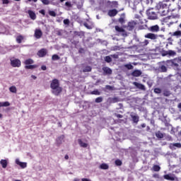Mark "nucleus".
Segmentation results:
<instances>
[{
	"mask_svg": "<svg viewBox=\"0 0 181 181\" xmlns=\"http://www.w3.org/2000/svg\"><path fill=\"white\" fill-rule=\"evenodd\" d=\"M50 88L52 90V93L57 97L60 95L63 91V88L60 86V81L57 78H54L51 81Z\"/></svg>",
	"mask_w": 181,
	"mask_h": 181,
	"instance_id": "f257e3e1",
	"label": "nucleus"
},
{
	"mask_svg": "<svg viewBox=\"0 0 181 181\" xmlns=\"http://www.w3.org/2000/svg\"><path fill=\"white\" fill-rule=\"evenodd\" d=\"M165 2V1H160L156 5V8L158 11V13H160L161 16H166V15L169 13V6Z\"/></svg>",
	"mask_w": 181,
	"mask_h": 181,
	"instance_id": "f03ea898",
	"label": "nucleus"
},
{
	"mask_svg": "<svg viewBox=\"0 0 181 181\" xmlns=\"http://www.w3.org/2000/svg\"><path fill=\"white\" fill-rule=\"evenodd\" d=\"M34 61L32 59H28L24 62L25 69L26 70H33V69H36L37 67V65L34 64V65H30V64H33Z\"/></svg>",
	"mask_w": 181,
	"mask_h": 181,
	"instance_id": "7ed1b4c3",
	"label": "nucleus"
},
{
	"mask_svg": "<svg viewBox=\"0 0 181 181\" xmlns=\"http://www.w3.org/2000/svg\"><path fill=\"white\" fill-rule=\"evenodd\" d=\"M11 66L12 67H21V66H22V62L19 59H11Z\"/></svg>",
	"mask_w": 181,
	"mask_h": 181,
	"instance_id": "20e7f679",
	"label": "nucleus"
},
{
	"mask_svg": "<svg viewBox=\"0 0 181 181\" xmlns=\"http://www.w3.org/2000/svg\"><path fill=\"white\" fill-rule=\"evenodd\" d=\"M147 16L148 19L151 21H155V19H158V14H156L155 11L151 10L147 11Z\"/></svg>",
	"mask_w": 181,
	"mask_h": 181,
	"instance_id": "39448f33",
	"label": "nucleus"
},
{
	"mask_svg": "<svg viewBox=\"0 0 181 181\" xmlns=\"http://www.w3.org/2000/svg\"><path fill=\"white\" fill-rule=\"evenodd\" d=\"M133 86H134L136 88H138L141 91H146V88L145 87V85L142 83H139L138 82H133Z\"/></svg>",
	"mask_w": 181,
	"mask_h": 181,
	"instance_id": "423d86ee",
	"label": "nucleus"
},
{
	"mask_svg": "<svg viewBox=\"0 0 181 181\" xmlns=\"http://www.w3.org/2000/svg\"><path fill=\"white\" fill-rule=\"evenodd\" d=\"M146 39H151V40H156L158 39V35L153 34L152 33H148L144 35Z\"/></svg>",
	"mask_w": 181,
	"mask_h": 181,
	"instance_id": "0eeeda50",
	"label": "nucleus"
},
{
	"mask_svg": "<svg viewBox=\"0 0 181 181\" xmlns=\"http://www.w3.org/2000/svg\"><path fill=\"white\" fill-rule=\"evenodd\" d=\"M160 30V28L158 25H152L148 28V30H149V32H152L153 33H157V32H159Z\"/></svg>",
	"mask_w": 181,
	"mask_h": 181,
	"instance_id": "6e6552de",
	"label": "nucleus"
},
{
	"mask_svg": "<svg viewBox=\"0 0 181 181\" xmlns=\"http://www.w3.org/2000/svg\"><path fill=\"white\" fill-rule=\"evenodd\" d=\"M107 15L110 18H114V16H117V15H118V10L115 8L110 9L108 11Z\"/></svg>",
	"mask_w": 181,
	"mask_h": 181,
	"instance_id": "1a4fd4ad",
	"label": "nucleus"
},
{
	"mask_svg": "<svg viewBox=\"0 0 181 181\" xmlns=\"http://www.w3.org/2000/svg\"><path fill=\"white\" fill-rule=\"evenodd\" d=\"M170 35L171 37H176L177 39H179V37H181V31L180 30H177L175 32L170 33Z\"/></svg>",
	"mask_w": 181,
	"mask_h": 181,
	"instance_id": "9d476101",
	"label": "nucleus"
},
{
	"mask_svg": "<svg viewBox=\"0 0 181 181\" xmlns=\"http://www.w3.org/2000/svg\"><path fill=\"white\" fill-rule=\"evenodd\" d=\"M37 54L39 57H45L47 54V49L42 48L37 52Z\"/></svg>",
	"mask_w": 181,
	"mask_h": 181,
	"instance_id": "9b49d317",
	"label": "nucleus"
},
{
	"mask_svg": "<svg viewBox=\"0 0 181 181\" xmlns=\"http://www.w3.org/2000/svg\"><path fill=\"white\" fill-rule=\"evenodd\" d=\"M102 70L105 76L112 74V70L110 67L104 66Z\"/></svg>",
	"mask_w": 181,
	"mask_h": 181,
	"instance_id": "f8f14e48",
	"label": "nucleus"
},
{
	"mask_svg": "<svg viewBox=\"0 0 181 181\" xmlns=\"http://www.w3.org/2000/svg\"><path fill=\"white\" fill-rule=\"evenodd\" d=\"M115 30H117V32L119 33H122V36H128V35L127 34V32H125V30L118 25H116L115 27Z\"/></svg>",
	"mask_w": 181,
	"mask_h": 181,
	"instance_id": "ddd939ff",
	"label": "nucleus"
},
{
	"mask_svg": "<svg viewBox=\"0 0 181 181\" xmlns=\"http://www.w3.org/2000/svg\"><path fill=\"white\" fill-rule=\"evenodd\" d=\"M42 35H43V33H42L41 30H35V37L36 39H40V37H42Z\"/></svg>",
	"mask_w": 181,
	"mask_h": 181,
	"instance_id": "4468645a",
	"label": "nucleus"
},
{
	"mask_svg": "<svg viewBox=\"0 0 181 181\" xmlns=\"http://www.w3.org/2000/svg\"><path fill=\"white\" fill-rule=\"evenodd\" d=\"M28 13L30 19H32V21H35V19H36V13L33 11L28 10Z\"/></svg>",
	"mask_w": 181,
	"mask_h": 181,
	"instance_id": "2eb2a0df",
	"label": "nucleus"
},
{
	"mask_svg": "<svg viewBox=\"0 0 181 181\" xmlns=\"http://www.w3.org/2000/svg\"><path fill=\"white\" fill-rule=\"evenodd\" d=\"M16 165H18V166H21V168L22 169H25V168H26V166H28V163H22L19 160V159H16Z\"/></svg>",
	"mask_w": 181,
	"mask_h": 181,
	"instance_id": "dca6fc26",
	"label": "nucleus"
},
{
	"mask_svg": "<svg viewBox=\"0 0 181 181\" xmlns=\"http://www.w3.org/2000/svg\"><path fill=\"white\" fill-rule=\"evenodd\" d=\"M130 117L134 124L139 122V116H138V115H130Z\"/></svg>",
	"mask_w": 181,
	"mask_h": 181,
	"instance_id": "f3484780",
	"label": "nucleus"
},
{
	"mask_svg": "<svg viewBox=\"0 0 181 181\" xmlns=\"http://www.w3.org/2000/svg\"><path fill=\"white\" fill-rule=\"evenodd\" d=\"M135 26H136V22L135 21H130L128 23L129 30H134Z\"/></svg>",
	"mask_w": 181,
	"mask_h": 181,
	"instance_id": "a211bd4d",
	"label": "nucleus"
},
{
	"mask_svg": "<svg viewBox=\"0 0 181 181\" xmlns=\"http://www.w3.org/2000/svg\"><path fill=\"white\" fill-rule=\"evenodd\" d=\"M142 74V71L136 69L134 70L132 73V76H133V77H139V76H141Z\"/></svg>",
	"mask_w": 181,
	"mask_h": 181,
	"instance_id": "6ab92c4d",
	"label": "nucleus"
},
{
	"mask_svg": "<svg viewBox=\"0 0 181 181\" xmlns=\"http://www.w3.org/2000/svg\"><path fill=\"white\" fill-rule=\"evenodd\" d=\"M170 149H176V148H180L181 144L180 143H174L170 145Z\"/></svg>",
	"mask_w": 181,
	"mask_h": 181,
	"instance_id": "aec40b11",
	"label": "nucleus"
},
{
	"mask_svg": "<svg viewBox=\"0 0 181 181\" xmlns=\"http://www.w3.org/2000/svg\"><path fill=\"white\" fill-rule=\"evenodd\" d=\"M0 164L1 165L3 169H6V168L8 166V160L1 159L0 160Z\"/></svg>",
	"mask_w": 181,
	"mask_h": 181,
	"instance_id": "412c9836",
	"label": "nucleus"
},
{
	"mask_svg": "<svg viewBox=\"0 0 181 181\" xmlns=\"http://www.w3.org/2000/svg\"><path fill=\"white\" fill-rule=\"evenodd\" d=\"M109 102L110 104H115V103L119 102V98L115 97V98H109Z\"/></svg>",
	"mask_w": 181,
	"mask_h": 181,
	"instance_id": "4be33fe9",
	"label": "nucleus"
},
{
	"mask_svg": "<svg viewBox=\"0 0 181 181\" xmlns=\"http://www.w3.org/2000/svg\"><path fill=\"white\" fill-rule=\"evenodd\" d=\"M78 142L81 148H87V146H88V144L83 142V141L81 139H78Z\"/></svg>",
	"mask_w": 181,
	"mask_h": 181,
	"instance_id": "5701e85b",
	"label": "nucleus"
},
{
	"mask_svg": "<svg viewBox=\"0 0 181 181\" xmlns=\"http://www.w3.org/2000/svg\"><path fill=\"white\" fill-rule=\"evenodd\" d=\"M163 178L165 179V180H171V181L175 180V177L170 176L169 174L164 175Z\"/></svg>",
	"mask_w": 181,
	"mask_h": 181,
	"instance_id": "b1692460",
	"label": "nucleus"
},
{
	"mask_svg": "<svg viewBox=\"0 0 181 181\" xmlns=\"http://www.w3.org/2000/svg\"><path fill=\"white\" fill-rule=\"evenodd\" d=\"M23 39H25L23 35H18L17 37H16L17 43H18V44L22 43V40H23Z\"/></svg>",
	"mask_w": 181,
	"mask_h": 181,
	"instance_id": "393cba45",
	"label": "nucleus"
},
{
	"mask_svg": "<svg viewBox=\"0 0 181 181\" xmlns=\"http://www.w3.org/2000/svg\"><path fill=\"white\" fill-rule=\"evenodd\" d=\"M100 168L103 169V170H107L110 168V166L107 163H102L100 165Z\"/></svg>",
	"mask_w": 181,
	"mask_h": 181,
	"instance_id": "a878e982",
	"label": "nucleus"
},
{
	"mask_svg": "<svg viewBox=\"0 0 181 181\" xmlns=\"http://www.w3.org/2000/svg\"><path fill=\"white\" fill-rule=\"evenodd\" d=\"M160 71L161 73H166L168 71V68L165 65L160 66Z\"/></svg>",
	"mask_w": 181,
	"mask_h": 181,
	"instance_id": "bb28decb",
	"label": "nucleus"
},
{
	"mask_svg": "<svg viewBox=\"0 0 181 181\" xmlns=\"http://www.w3.org/2000/svg\"><path fill=\"white\" fill-rule=\"evenodd\" d=\"M156 138H158V139H162L163 138V134L160 132H158L156 133Z\"/></svg>",
	"mask_w": 181,
	"mask_h": 181,
	"instance_id": "cd10ccee",
	"label": "nucleus"
},
{
	"mask_svg": "<svg viewBox=\"0 0 181 181\" xmlns=\"http://www.w3.org/2000/svg\"><path fill=\"white\" fill-rule=\"evenodd\" d=\"M91 70H92L91 66H86L83 69V73H88V72L91 71Z\"/></svg>",
	"mask_w": 181,
	"mask_h": 181,
	"instance_id": "c85d7f7f",
	"label": "nucleus"
},
{
	"mask_svg": "<svg viewBox=\"0 0 181 181\" xmlns=\"http://www.w3.org/2000/svg\"><path fill=\"white\" fill-rule=\"evenodd\" d=\"M153 170H154V172H159V170H160V166L158 165H154L153 166Z\"/></svg>",
	"mask_w": 181,
	"mask_h": 181,
	"instance_id": "c756f323",
	"label": "nucleus"
},
{
	"mask_svg": "<svg viewBox=\"0 0 181 181\" xmlns=\"http://www.w3.org/2000/svg\"><path fill=\"white\" fill-rule=\"evenodd\" d=\"M48 13H49V16H52L53 18H56V16H57L56 12L54 11L49 10L48 11Z\"/></svg>",
	"mask_w": 181,
	"mask_h": 181,
	"instance_id": "7c9ffc66",
	"label": "nucleus"
},
{
	"mask_svg": "<svg viewBox=\"0 0 181 181\" xmlns=\"http://www.w3.org/2000/svg\"><path fill=\"white\" fill-rule=\"evenodd\" d=\"M90 94H92L93 95H100L101 92H100L98 90H95L93 91L90 92Z\"/></svg>",
	"mask_w": 181,
	"mask_h": 181,
	"instance_id": "2f4dec72",
	"label": "nucleus"
},
{
	"mask_svg": "<svg viewBox=\"0 0 181 181\" xmlns=\"http://www.w3.org/2000/svg\"><path fill=\"white\" fill-rule=\"evenodd\" d=\"M105 62H106V63H111V62H112V58L110 56H106L105 57Z\"/></svg>",
	"mask_w": 181,
	"mask_h": 181,
	"instance_id": "473e14b6",
	"label": "nucleus"
},
{
	"mask_svg": "<svg viewBox=\"0 0 181 181\" xmlns=\"http://www.w3.org/2000/svg\"><path fill=\"white\" fill-rule=\"evenodd\" d=\"M163 95H164V97H169V95H170V91L168 90H164Z\"/></svg>",
	"mask_w": 181,
	"mask_h": 181,
	"instance_id": "72a5a7b5",
	"label": "nucleus"
},
{
	"mask_svg": "<svg viewBox=\"0 0 181 181\" xmlns=\"http://www.w3.org/2000/svg\"><path fill=\"white\" fill-rule=\"evenodd\" d=\"M153 91L156 94H160L162 93V89L160 88H154Z\"/></svg>",
	"mask_w": 181,
	"mask_h": 181,
	"instance_id": "f704fd0d",
	"label": "nucleus"
},
{
	"mask_svg": "<svg viewBox=\"0 0 181 181\" xmlns=\"http://www.w3.org/2000/svg\"><path fill=\"white\" fill-rule=\"evenodd\" d=\"M124 67H126V69H127L128 70H132V69H134V66H132V64H125Z\"/></svg>",
	"mask_w": 181,
	"mask_h": 181,
	"instance_id": "c9c22d12",
	"label": "nucleus"
},
{
	"mask_svg": "<svg viewBox=\"0 0 181 181\" xmlns=\"http://www.w3.org/2000/svg\"><path fill=\"white\" fill-rule=\"evenodd\" d=\"M115 163L116 166H121L122 165V161H121L119 159H117L115 161Z\"/></svg>",
	"mask_w": 181,
	"mask_h": 181,
	"instance_id": "e433bc0d",
	"label": "nucleus"
},
{
	"mask_svg": "<svg viewBox=\"0 0 181 181\" xmlns=\"http://www.w3.org/2000/svg\"><path fill=\"white\" fill-rule=\"evenodd\" d=\"M52 60H60V57L57 54H53L52 57Z\"/></svg>",
	"mask_w": 181,
	"mask_h": 181,
	"instance_id": "4c0bfd02",
	"label": "nucleus"
},
{
	"mask_svg": "<svg viewBox=\"0 0 181 181\" xmlns=\"http://www.w3.org/2000/svg\"><path fill=\"white\" fill-rule=\"evenodd\" d=\"M9 90H10L11 93H16V86H11L9 88Z\"/></svg>",
	"mask_w": 181,
	"mask_h": 181,
	"instance_id": "58836bf2",
	"label": "nucleus"
},
{
	"mask_svg": "<svg viewBox=\"0 0 181 181\" xmlns=\"http://www.w3.org/2000/svg\"><path fill=\"white\" fill-rule=\"evenodd\" d=\"M103 97H98L95 98V103H103Z\"/></svg>",
	"mask_w": 181,
	"mask_h": 181,
	"instance_id": "ea45409f",
	"label": "nucleus"
},
{
	"mask_svg": "<svg viewBox=\"0 0 181 181\" xmlns=\"http://www.w3.org/2000/svg\"><path fill=\"white\" fill-rule=\"evenodd\" d=\"M43 5H49L50 4V0H40Z\"/></svg>",
	"mask_w": 181,
	"mask_h": 181,
	"instance_id": "a19ab883",
	"label": "nucleus"
},
{
	"mask_svg": "<svg viewBox=\"0 0 181 181\" xmlns=\"http://www.w3.org/2000/svg\"><path fill=\"white\" fill-rule=\"evenodd\" d=\"M149 45V41L148 40H145L141 42V46H148Z\"/></svg>",
	"mask_w": 181,
	"mask_h": 181,
	"instance_id": "79ce46f5",
	"label": "nucleus"
},
{
	"mask_svg": "<svg viewBox=\"0 0 181 181\" xmlns=\"http://www.w3.org/2000/svg\"><path fill=\"white\" fill-rule=\"evenodd\" d=\"M65 6H67L68 8H71L72 6L71 3L70 1H66L65 3Z\"/></svg>",
	"mask_w": 181,
	"mask_h": 181,
	"instance_id": "37998d69",
	"label": "nucleus"
},
{
	"mask_svg": "<svg viewBox=\"0 0 181 181\" xmlns=\"http://www.w3.org/2000/svg\"><path fill=\"white\" fill-rule=\"evenodd\" d=\"M9 105H11L9 102H3V107H9Z\"/></svg>",
	"mask_w": 181,
	"mask_h": 181,
	"instance_id": "c03bdc74",
	"label": "nucleus"
},
{
	"mask_svg": "<svg viewBox=\"0 0 181 181\" xmlns=\"http://www.w3.org/2000/svg\"><path fill=\"white\" fill-rule=\"evenodd\" d=\"M119 23H121L122 25V24L125 23V20L124 19V18H119Z\"/></svg>",
	"mask_w": 181,
	"mask_h": 181,
	"instance_id": "a18cd8bd",
	"label": "nucleus"
},
{
	"mask_svg": "<svg viewBox=\"0 0 181 181\" xmlns=\"http://www.w3.org/2000/svg\"><path fill=\"white\" fill-rule=\"evenodd\" d=\"M168 54H169L170 56H175V54H176V52H175V51L170 50V51L168 52Z\"/></svg>",
	"mask_w": 181,
	"mask_h": 181,
	"instance_id": "49530a36",
	"label": "nucleus"
},
{
	"mask_svg": "<svg viewBox=\"0 0 181 181\" xmlns=\"http://www.w3.org/2000/svg\"><path fill=\"white\" fill-rule=\"evenodd\" d=\"M83 25L85 26V28H86V29H92L91 26L89 25L87 23H85Z\"/></svg>",
	"mask_w": 181,
	"mask_h": 181,
	"instance_id": "de8ad7c7",
	"label": "nucleus"
},
{
	"mask_svg": "<svg viewBox=\"0 0 181 181\" xmlns=\"http://www.w3.org/2000/svg\"><path fill=\"white\" fill-rule=\"evenodd\" d=\"M39 13H41V15H43V16H45V15H46V11H45V9H42V10L39 11Z\"/></svg>",
	"mask_w": 181,
	"mask_h": 181,
	"instance_id": "09e8293b",
	"label": "nucleus"
},
{
	"mask_svg": "<svg viewBox=\"0 0 181 181\" xmlns=\"http://www.w3.org/2000/svg\"><path fill=\"white\" fill-rule=\"evenodd\" d=\"M64 25H69L70 23V20L69 19H64Z\"/></svg>",
	"mask_w": 181,
	"mask_h": 181,
	"instance_id": "8fccbe9b",
	"label": "nucleus"
},
{
	"mask_svg": "<svg viewBox=\"0 0 181 181\" xmlns=\"http://www.w3.org/2000/svg\"><path fill=\"white\" fill-rule=\"evenodd\" d=\"M115 117H117V118H124V116L120 114H115Z\"/></svg>",
	"mask_w": 181,
	"mask_h": 181,
	"instance_id": "3c124183",
	"label": "nucleus"
},
{
	"mask_svg": "<svg viewBox=\"0 0 181 181\" xmlns=\"http://www.w3.org/2000/svg\"><path fill=\"white\" fill-rule=\"evenodd\" d=\"M1 1L4 5H8V4H9V0H1Z\"/></svg>",
	"mask_w": 181,
	"mask_h": 181,
	"instance_id": "603ef678",
	"label": "nucleus"
},
{
	"mask_svg": "<svg viewBox=\"0 0 181 181\" xmlns=\"http://www.w3.org/2000/svg\"><path fill=\"white\" fill-rule=\"evenodd\" d=\"M174 23H177V21H170L168 23V26H172V25H174Z\"/></svg>",
	"mask_w": 181,
	"mask_h": 181,
	"instance_id": "864d4df0",
	"label": "nucleus"
},
{
	"mask_svg": "<svg viewBox=\"0 0 181 181\" xmlns=\"http://www.w3.org/2000/svg\"><path fill=\"white\" fill-rule=\"evenodd\" d=\"M106 88H107V90H113V87L110 85H107Z\"/></svg>",
	"mask_w": 181,
	"mask_h": 181,
	"instance_id": "5fc2aeb1",
	"label": "nucleus"
},
{
	"mask_svg": "<svg viewBox=\"0 0 181 181\" xmlns=\"http://www.w3.org/2000/svg\"><path fill=\"white\" fill-rule=\"evenodd\" d=\"M56 35H57V36H62V30H57Z\"/></svg>",
	"mask_w": 181,
	"mask_h": 181,
	"instance_id": "6e6d98bb",
	"label": "nucleus"
},
{
	"mask_svg": "<svg viewBox=\"0 0 181 181\" xmlns=\"http://www.w3.org/2000/svg\"><path fill=\"white\" fill-rule=\"evenodd\" d=\"M111 57H113V59H118V54H112Z\"/></svg>",
	"mask_w": 181,
	"mask_h": 181,
	"instance_id": "4d7b16f0",
	"label": "nucleus"
},
{
	"mask_svg": "<svg viewBox=\"0 0 181 181\" xmlns=\"http://www.w3.org/2000/svg\"><path fill=\"white\" fill-rule=\"evenodd\" d=\"M78 53H84V48H80L78 50Z\"/></svg>",
	"mask_w": 181,
	"mask_h": 181,
	"instance_id": "13d9d810",
	"label": "nucleus"
},
{
	"mask_svg": "<svg viewBox=\"0 0 181 181\" xmlns=\"http://www.w3.org/2000/svg\"><path fill=\"white\" fill-rule=\"evenodd\" d=\"M47 67H46V66H45V65H42V66H41V69L42 70H43V71H45V70H47Z\"/></svg>",
	"mask_w": 181,
	"mask_h": 181,
	"instance_id": "bf43d9fd",
	"label": "nucleus"
},
{
	"mask_svg": "<svg viewBox=\"0 0 181 181\" xmlns=\"http://www.w3.org/2000/svg\"><path fill=\"white\" fill-rule=\"evenodd\" d=\"M74 35H76V36H81V33L76 31V32L74 33Z\"/></svg>",
	"mask_w": 181,
	"mask_h": 181,
	"instance_id": "052dcab7",
	"label": "nucleus"
},
{
	"mask_svg": "<svg viewBox=\"0 0 181 181\" xmlns=\"http://www.w3.org/2000/svg\"><path fill=\"white\" fill-rule=\"evenodd\" d=\"M81 180L82 181H91V180H90L88 178H82Z\"/></svg>",
	"mask_w": 181,
	"mask_h": 181,
	"instance_id": "680f3d73",
	"label": "nucleus"
},
{
	"mask_svg": "<svg viewBox=\"0 0 181 181\" xmlns=\"http://www.w3.org/2000/svg\"><path fill=\"white\" fill-rule=\"evenodd\" d=\"M173 64L175 66V67H179V64L176 62H173Z\"/></svg>",
	"mask_w": 181,
	"mask_h": 181,
	"instance_id": "e2e57ef3",
	"label": "nucleus"
},
{
	"mask_svg": "<svg viewBox=\"0 0 181 181\" xmlns=\"http://www.w3.org/2000/svg\"><path fill=\"white\" fill-rule=\"evenodd\" d=\"M112 4L115 5V6H118V2L117 1H112Z\"/></svg>",
	"mask_w": 181,
	"mask_h": 181,
	"instance_id": "0e129e2a",
	"label": "nucleus"
},
{
	"mask_svg": "<svg viewBox=\"0 0 181 181\" xmlns=\"http://www.w3.org/2000/svg\"><path fill=\"white\" fill-rule=\"evenodd\" d=\"M141 128H145L146 127V124L145 123L141 124Z\"/></svg>",
	"mask_w": 181,
	"mask_h": 181,
	"instance_id": "69168bd1",
	"label": "nucleus"
},
{
	"mask_svg": "<svg viewBox=\"0 0 181 181\" xmlns=\"http://www.w3.org/2000/svg\"><path fill=\"white\" fill-rule=\"evenodd\" d=\"M177 30L181 31V23L180 25L177 26Z\"/></svg>",
	"mask_w": 181,
	"mask_h": 181,
	"instance_id": "338daca9",
	"label": "nucleus"
},
{
	"mask_svg": "<svg viewBox=\"0 0 181 181\" xmlns=\"http://www.w3.org/2000/svg\"><path fill=\"white\" fill-rule=\"evenodd\" d=\"M178 45L180 46V47H181V39H180L178 41Z\"/></svg>",
	"mask_w": 181,
	"mask_h": 181,
	"instance_id": "774afa93",
	"label": "nucleus"
}]
</instances>
